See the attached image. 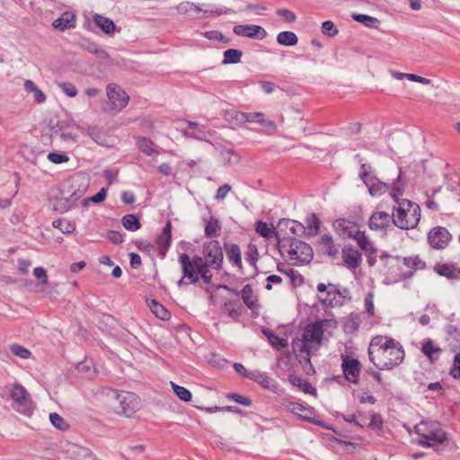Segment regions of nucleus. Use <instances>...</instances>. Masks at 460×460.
Wrapping results in <instances>:
<instances>
[{"label": "nucleus", "instance_id": "49530a36", "mask_svg": "<svg viewBox=\"0 0 460 460\" xmlns=\"http://www.w3.org/2000/svg\"><path fill=\"white\" fill-rule=\"evenodd\" d=\"M243 52L239 49H229L224 52L223 64H236L241 61Z\"/></svg>", "mask_w": 460, "mask_h": 460}, {"label": "nucleus", "instance_id": "f03ea898", "mask_svg": "<svg viewBox=\"0 0 460 460\" xmlns=\"http://www.w3.org/2000/svg\"><path fill=\"white\" fill-rule=\"evenodd\" d=\"M401 172L398 175L397 181L393 184V197L398 203L395 208V213L392 215V222L400 229L408 230L412 229L420 222V208L418 204L409 200H398L397 195L402 193V183L400 181Z\"/></svg>", "mask_w": 460, "mask_h": 460}, {"label": "nucleus", "instance_id": "f257e3e1", "mask_svg": "<svg viewBox=\"0 0 460 460\" xmlns=\"http://www.w3.org/2000/svg\"><path fill=\"white\" fill-rule=\"evenodd\" d=\"M404 349L396 340L387 336L374 337L368 347L369 360L379 370H392L404 359Z\"/></svg>", "mask_w": 460, "mask_h": 460}, {"label": "nucleus", "instance_id": "bf43d9fd", "mask_svg": "<svg viewBox=\"0 0 460 460\" xmlns=\"http://www.w3.org/2000/svg\"><path fill=\"white\" fill-rule=\"evenodd\" d=\"M245 260L251 265H255L258 261V250L255 245L250 244L248 246L247 252L245 253Z\"/></svg>", "mask_w": 460, "mask_h": 460}, {"label": "nucleus", "instance_id": "2eb2a0df", "mask_svg": "<svg viewBox=\"0 0 460 460\" xmlns=\"http://www.w3.org/2000/svg\"><path fill=\"white\" fill-rule=\"evenodd\" d=\"M333 227L342 238L354 239L360 232L359 226L345 218H339L334 221Z\"/></svg>", "mask_w": 460, "mask_h": 460}, {"label": "nucleus", "instance_id": "4468645a", "mask_svg": "<svg viewBox=\"0 0 460 460\" xmlns=\"http://www.w3.org/2000/svg\"><path fill=\"white\" fill-rule=\"evenodd\" d=\"M232 118H234L236 121L242 122H257L261 125L275 128V123L270 120H265L263 119V114L261 112H242L233 111L229 113Z\"/></svg>", "mask_w": 460, "mask_h": 460}, {"label": "nucleus", "instance_id": "e433bc0d", "mask_svg": "<svg viewBox=\"0 0 460 460\" xmlns=\"http://www.w3.org/2000/svg\"><path fill=\"white\" fill-rule=\"evenodd\" d=\"M287 409L291 411L292 413L301 417L304 420H311V411L305 407L304 405L295 402H289L287 404Z\"/></svg>", "mask_w": 460, "mask_h": 460}, {"label": "nucleus", "instance_id": "de8ad7c7", "mask_svg": "<svg viewBox=\"0 0 460 460\" xmlns=\"http://www.w3.org/2000/svg\"><path fill=\"white\" fill-rule=\"evenodd\" d=\"M211 266L205 262L204 265L195 270L194 274H198L199 279H201L204 283L209 285L212 282V273L210 271Z\"/></svg>", "mask_w": 460, "mask_h": 460}, {"label": "nucleus", "instance_id": "bb28decb", "mask_svg": "<svg viewBox=\"0 0 460 460\" xmlns=\"http://www.w3.org/2000/svg\"><path fill=\"white\" fill-rule=\"evenodd\" d=\"M226 254L228 261L239 269L242 268V253L240 247L234 243H225Z\"/></svg>", "mask_w": 460, "mask_h": 460}, {"label": "nucleus", "instance_id": "dca6fc26", "mask_svg": "<svg viewBox=\"0 0 460 460\" xmlns=\"http://www.w3.org/2000/svg\"><path fill=\"white\" fill-rule=\"evenodd\" d=\"M341 367L345 378L350 383L358 384L360 374L359 361L355 358L344 357Z\"/></svg>", "mask_w": 460, "mask_h": 460}, {"label": "nucleus", "instance_id": "6ab92c4d", "mask_svg": "<svg viewBox=\"0 0 460 460\" xmlns=\"http://www.w3.org/2000/svg\"><path fill=\"white\" fill-rule=\"evenodd\" d=\"M66 453L74 460H96L95 454L90 448L78 444H69Z\"/></svg>", "mask_w": 460, "mask_h": 460}, {"label": "nucleus", "instance_id": "c85d7f7f", "mask_svg": "<svg viewBox=\"0 0 460 460\" xmlns=\"http://www.w3.org/2000/svg\"><path fill=\"white\" fill-rule=\"evenodd\" d=\"M75 22V16L70 12H65L62 15L53 22L55 29L65 31L69 28H74Z\"/></svg>", "mask_w": 460, "mask_h": 460}, {"label": "nucleus", "instance_id": "7ed1b4c3", "mask_svg": "<svg viewBox=\"0 0 460 460\" xmlns=\"http://www.w3.org/2000/svg\"><path fill=\"white\" fill-rule=\"evenodd\" d=\"M323 338V321H315L305 328L302 338L293 339V351L316 353L322 346Z\"/></svg>", "mask_w": 460, "mask_h": 460}, {"label": "nucleus", "instance_id": "13d9d810", "mask_svg": "<svg viewBox=\"0 0 460 460\" xmlns=\"http://www.w3.org/2000/svg\"><path fill=\"white\" fill-rule=\"evenodd\" d=\"M322 32L329 37H334L339 31L332 21H325L322 24Z\"/></svg>", "mask_w": 460, "mask_h": 460}, {"label": "nucleus", "instance_id": "a211bd4d", "mask_svg": "<svg viewBox=\"0 0 460 460\" xmlns=\"http://www.w3.org/2000/svg\"><path fill=\"white\" fill-rule=\"evenodd\" d=\"M342 261L349 270L357 269L362 261L361 253L353 246L346 245L341 251Z\"/></svg>", "mask_w": 460, "mask_h": 460}, {"label": "nucleus", "instance_id": "e2e57ef3", "mask_svg": "<svg viewBox=\"0 0 460 460\" xmlns=\"http://www.w3.org/2000/svg\"><path fill=\"white\" fill-rule=\"evenodd\" d=\"M226 397L237 403H240L243 406H250L252 404V401L249 397L243 396L239 394L231 393L226 395Z\"/></svg>", "mask_w": 460, "mask_h": 460}, {"label": "nucleus", "instance_id": "ddd939ff", "mask_svg": "<svg viewBox=\"0 0 460 460\" xmlns=\"http://www.w3.org/2000/svg\"><path fill=\"white\" fill-rule=\"evenodd\" d=\"M451 240V234L447 228L443 226H436L428 234L429 244L437 250L445 249Z\"/></svg>", "mask_w": 460, "mask_h": 460}, {"label": "nucleus", "instance_id": "4c0bfd02", "mask_svg": "<svg viewBox=\"0 0 460 460\" xmlns=\"http://www.w3.org/2000/svg\"><path fill=\"white\" fill-rule=\"evenodd\" d=\"M353 240H355L360 249L366 252H377L376 248L374 247L368 236H367L366 233L363 231H360Z\"/></svg>", "mask_w": 460, "mask_h": 460}, {"label": "nucleus", "instance_id": "b1692460", "mask_svg": "<svg viewBox=\"0 0 460 460\" xmlns=\"http://www.w3.org/2000/svg\"><path fill=\"white\" fill-rule=\"evenodd\" d=\"M435 271L448 279H460V268L452 263L437 264Z\"/></svg>", "mask_w": 460, "mask_h": 460}, {"label": "nucleus", "instance_id": "37998d69", "mask_svg": "<svg viewBox=\"0 0 460 460\" xmlns=\"http://www.w3.org/2000/svg\"><path fill=\"white\" fill-rule=\"evenodd\" d=\"M426 438L431 439L433 443L442 444L447 439V437L446 432L441 428L436 426L429 430Z\"/></svg>", "mask_w": 460, "mask_h": 460}, {"label": "nucleus", "instance_id": "20e7f679", "mask_svg": "<svg viewBox=\"0 0 460 460\" xmlns=\"http://www.w3.org/2000/svg\"><path fill=\"white\" fill-rule=\"evenodd\" d=\"M379 259L385 270V284L393 285L412 278L413 271L403 270L401 267V256H392L387 252H382Z\"/></svg>", "mask_w": 460, "mask_h": 460}, {"label": "nucleus", "instance_id": "0e129e2a", "mask_svg": "<svg viewBox=\"0 0 460 460\" xmlns=\"http://www.w3.org/2000/svg\"><path fill=\"white\" fill-rule=\"evenodd\" d=\"M106 195H107V191L104 188H102L95 195H93V197H91L89 199H84L82 202H83L84 206H87L90 201L94 202V203H99L105 199Z\"/></svg>", "mask_w": 460, "mask_h": 460}, {"label": "nucleus", "instance_id": "cd10ccee", "mask_svg": "<svg viewBox=\"0 0 460 460\" xmlns=\"http://www.w3.org/2000/svg\"><path fill=\"white\" fill-rule=\"evenodd\" d=\"M318 244L323 253L331 257L338 254V248L334 244L333 239L330 234H323L320 237Z\"/></svg>", "mask_w": 460, "mask_h": 460}, {"label": "nucleus", "instance_id": "ea45409f", "mask_svg": "<svg viewBox=\"0 0 460 460\" xmlns=\"http://www.w3.org/2000/svg\"><path fill=\"white\" fill-rule=\"evenodd\" d=\"M277 41L283 46H294L297 43L298 38L293 31H281L277 36Z\"/></svg>", "mask_w": 460, "mask_h": 460}, {"label": "nucleus", "instance_id": "39448f33", "mask_svg": "<svg viewBox=\"0 0 460 460\" xmlns=\"http://www.w3.org/2000/svg\"><path fill=\"white\" fill-rule=\"evenodd\" d=\"M279 252L283 257H287L294 264L307 263L313 258L312 247L305 242L298 239H292L277 244Z\"/></svg>", "mask_w": 460, "mask_h": 460}, {"label": "nucleus", "instance_id": "72a5a7b5", "mask_svg": "<svg viewBox=\"0 0 460 460\" xmlns=\"http://www.w3.org/2000/svg\"><path fill=\"white\" fill-rule=\"evenodd\" d=\"M85 133L97 144L104 146L107 142L105 132L96 126H89Z\"/></svg>", "mask_w": 460, "mask_h": 460}, {"label": "nucleus", "instance_id": "473e14b6", "mask_svg": "<svg viewBox=\"0 0 460 460\" xmlns=\"http://www.w3.org/2000/svg\"><path fill=\"white\" fill-rule=\"evenodd\" d=\"M306 226H305V234L308 236H314L318 234L320 229L321 221L315 214H311L305 219Z\"/></svg>", "mask_w": 460, "mask_h": 460}, {"label": "nucleus", "instance_id": "f704fd0d", "mask_svg": "<svg viewBox=\"0 0 460 460\" xmlns=\"http://www.w3.org/2000/svg\"><path fill=\"white\" fill-rule=\"evenodd\" d=\"M240 294L243 303L247 305V307L250 309L257 308V299L254 296L252 288L250 285H245L240 291Z\"/></svg>", "mask_w": 460, "mask_h": 460}, {"label": "nucleus", "instance_id": "aec40b11", "mask_svg": "<svg viewBox=\"0 0 460 460\" xmlns=\"http://www.w3.org/2000/svg\"><path fill=\"white\" fill-rule=\"evenodd\" d=\"M392 222V216L384 211H377L371 215L368 226L371 230H386Z\"/></svg>", "mask_w": 460, "mask_h": 460}, {"label": "nucleus", "instance_id": "7c9ffc66", "mask_svg": "<svg viewBox=\"0 0 460 460\" xmlns=\"http://www.w3.org/2000/svg\"><path fill=\"white\" fill-rule=\"evenodd\" d=\"M288 381L292 385L298 387L305 394H309L316 396V389L308 381L304 380L301 377L292 374L288 376Z\"/></svg>", "mask_w": 460, "mask_h": 460}, {"label": "nucleus", "instance_id": "9d476101", "mask_svg": "<svg viewBox=\"0 0 460 460\" xmlns=\"http://www.w3.org/2000/svg\"><path fill=\"white\" fill-rule=\"evenodd\" d=\"M5 388L8 391L10 397L16 404V410L24 414H29L31 411V400L26 389L20 384L11 385Z\"/></svg>", "mask_w": 460, "mask_h": 460}, {"label": "nucleus", "instance_id": "a18cd8bd", "mask_svg": "<svg viewBox=\"0 0 460 460\" xmlns=\"http://www.w3.org/2000/svg\"><path fill=\"white\" fill-rule=\"evenodd\" d=\"M256 232L264 238H276L277 228H270L267 223L259 221L256 223Z\"/></svg>", "mask_w": 460, "mask_h": 460}, {"label": "nucleus", "instance_id": "412c9836", "mask_svg": "<svg viewBox=\"0 0 460 460\" xmlns=\"http://www.w3.org/2000/svg\"><path fill=\"white\" fill-rule=\"evenodd\" d=\"M172 224L170 221H167L165 224L162 234L157 237L156 243L158 246L159 255L161 258H164L166 255V252L171 245L172 241Z\"/></svg>", "mask_w": 460, "mask_h": 460}, {"label": "nucleus", "instance_id": "a19ab883", "mask_svg": "<svg viewBox=\"0 0 460 460\" xmlns=\"http://www.w3.org/2000/svg\"><path fill=\"white\" fill-rule=\"evenodd\" d=\"M149 306L154 314L161 320H168L170 318V312L161 304L155 300H151Z\"/></svg>", "mask_w": 460, "mask_h": 460}, {"label": "nucleus", "instance_id": "680f3d73", "mask_svg": "<svg viewBox=\"0 0 460 460\" xmlns=\"http://www.w3.org/2000/svg\"><path fill=\"white\" fill-rule=\"evenodd\" d=\"M58 86L69 97H75L77 94L76 87L70 82L60 83Z\"/></svg>", "mask_w": 460, "mask_h": 460}, {"label": "nucleus", "instance_id": "338daca9", "mask_svg": "<svg viewBox=\"0 0 460 460\" xmlns=\"http://www.w3.org/2000/svg\"><path fill=\"white\" fill-rule=\"evenodd\" d=\"M276 13L281 16L287 22H294L296 21V14L288 9H278Z\"/></svg>", "mask_w": 460, "mask_h": 460}, {"label": "nucleus", "instance_id": "393cba45", "mask_svg": "<svg viewBox=\"0 0 460 460\" xmlns=\"http://www.w3.org/2000/svg\"><path fill=\"white\" fill-rule=\"evenodd\" d=\"M242 304L236 300H226L222 306V314H226L234 322H238L240 316L242 315Z\"/></svg>", "mask_w": 460, "mask_h": 460}, {"label": "nucleus", "instance_id": "3c124183", "mask_svg": "<svg viewBox=\"0 0 460 460\" xmlns=\"http://www.w3.org/2000/svg\"><path fill=\"white\" fill-rule=\"evenodd\" d=\"M221 156L227 164H236L240 162L239 155L233 149H224L221 151Z\"/></svg>", "mask_w": 460, "mask_h": 460}, {"label": "nucleus", "instance_id": "052dcab7", "mask_svg": "<svg viewBox=\"0 0 460 460\" xmlns=\"http://www.w3.org/2000/svg\"><path fill=\"white\" fill-rule=\"evenodd\" d=\"M48 159L56 164L69 161V157L64 153L51 152L48 155Z\"/></svg>", "mask_w": 460, "mask_h": 460}, {"label": "nucleus", "instance_id": "4d7b16f0", "mask_svg": "<svg viewBox=\"0 0 460 460\" xmlns=\"http://www.w3.org/2000/svg\"><path fill=\"white\" fill-rule=\"evenodd\" d=\"M183 135L187 137H191L199 140H203L206 137V132L204 128H199L192 130H190V128H186L183 130Z\"/></svg>", "mask_w": 460, "mask_h": 460}, {"label": "nucleus", "instance_id": "8fccbe9b", "mask_svg": "<svg viewBox=\"0 0 460 460\" xmlns=\"http://www.w3.org/2000/svg\"><path fill=\"white\" fill-rule=\"evenodd\" d=\"M220 230L219 222L215 217H210L209 220L207 221L205 226V234L207 237H214L217 235V232Z\"/></svg>", "mask_w": 460, "mask_h": 460}, {"label": "nucleus", "instance_id": "6e6d98bb", "mask_svg": "<svg viewBox=\"0 0 460 460\" xmlns=\"http://www.w3.org/2000/svg\"><path fill=\"white\" fill-rule=\"evenodd\" d=\"M10 350L13 355H15L21 358L25 359V358H29L31 356V352L28 349H26L19 344H13L10 347Z\"/></svg>", "mask_w": 460, "mask_h": 460}, {"label": "nucleus", "instance_id": "79ce46f5", "mask_svg": "<svg viewBox=\"0 0 460 460\" xmlns=\"http://www.w3.org/2000/svg\"><path fill=\"white\" fill-rule=\"evenodd\" d=\"M138 148L147 155H157L159 152L155 144L148 138L141 137L137 140Z\"/></svg>", "mask_w": 460, "mask_h": 460}, {"label": "nucleus", "instance_id": "f3484780", "mask_svg": "<svg viewBox=\"0 0 460 460\" xmlns=\"http://www.w3.org/2000/svg\"><path fill=\"white\" fill-rule=\"evenodd\" d=\"M233 31L238 36L257 40H262L267 35L266 31L262 27L252 24L235 25Z\"/></svg>", "mask_w": 460, "mask_h": 460}, {"label": "nucleus", "instance_id": "774afa93", "mask_svg": "<svg viewBox=\"0 0 460 460\" xmlns=\"http://www.w3.org/2000/svg\"><path fill=\"white\" fill-rule=\"evenodd\" d=\"M450 374L455 379H460V353L456 354L454 358L453 367Z\"/></svg>", "mask_w": 460, "mask_h": 460}, {"label": "nucleus", "instance_id": "0eeeda50", "mask_svg": "<svg viewBox=\"0 0 460 460\" xmlns=\"http://www.w3.org/2000/svg\"><path fill=\"white\" fill-rule=\"evenodd\" d=\"M305 225H303L302 223L289 218H282L279 221L277 226V244L284 243V239L287 241L295 239V237L290 236V234L296 236H302L303 234H305Z\"/></svg>", "mask_w": 460, "mask_h": 460}, {"label": "nucleus", "instance_id": "603ef678", "mask_svg": "<svg viewBox=\"0 0 460 460\" xmlns=\"http://www.w3.org/2000/svg\"><path fill=\"white\" fill-rule=\"evenodd\" d=\"M172 388L175 394L183 402H190L191 400V393L185 387L178 385L172 382H171Z\"/></svg>", "mask_w": 460, "mask_h": 460}, {"label": "nucleus", "instance_id": "1a4fd4ad", "mask_svg": "<svg viewBox=\"0 0 460 460\" xmlns=\"http://www.w3.org/2000/svg\"><path fill=\"white\" fill-rule=\"evenodd\" d=\"M318 299L325 307L341 306L343 301L339 299V288L332 283H319L316 287Z\"/></svg>", "mask_w": 460, "mask_h": 460}, {"label": "nucleus", "instance_id": "c756f323", "mask_svg": "<svg viewBox=\"0 0 460 460\" xmlns=\"http://www.w3.org/2000/svg\"><path fill=\"white\" fill-rule=\"evenodd\" d=\"M299 364L302 366L303 371L306 375H313L315 373L314 367L311 362V356L314 353L309 351L306 352H296L293 351Z\"/></svg>", "mask_w": 460, "mask_h": 460}, {"label": "nucleus", "instance_id": "5701e85b", "mask_svg": "<svg viewBox=\"0 0 460 460\" xmlns=\"http://www.w3.org/2000/svg\"><path fill=\"white\" fill-rule=\"evenodd\" d=\"M248 378L255 381L263 388L270 389L274 392H276L279 386V385L268 375L258 370H252L251 373L248 375Z\"/></svg>", "mask_w": 460, "mask_h": 460}, {"label": "nucleus", "instance_id": "4be33fe9", "mask_svg": "<svg viewBox=\"0 0 460 460\" xmlns=\"http://www.w3.org/2000/svg\"><path fill=\"white\" fill-rule=\"evenodd\" d=\"M421 352L431 363H434L439 359L442 349L435 341L426 339L421 341Z\"/></svg>", "mask_w": 460, "mask_h": 460}, {"label": "nucleus", "instance_id": "9b49d317", "mask_svg": "<svg viewBox=\"0 0 460 460\" xmlns=\"http://www.w3.org/2000/svg\"><path fill=\"white\" fill-rule=\"evenodd\" d=\"M203 255L205 262L213 270H219L223 264V250L217 241H210L203 245Z\"/></svg>", "mask_w": 460, "mask_h": 460}, {"label": "nucleus", "instance_id": "423d86ee", "mask_svg": "<svg viewBox=\"0 0 460 460\" xmlns=\"http://www.w3.org/2000/svg\"><path fill=\"white\" fill-rule=\"evenodd\" d=\"M105 394L109 401L119 403V410H117L119 414L129 417L139 409L138 397L133 393H119L117 390L108 388Z\"/></svg>", "mask_w": 460, "mask_h": 460}, {"label": "nucleus", "instance_id": "69168bd1", "mask_svg": "<svg viewBox=\"0 0 460 460\" xmlns=\"http://www.w3.org/2000/svg\"><path fill=\"white\" fill-rule=\"evenodd\" d=\"M366 312L373 316L375 314V306H374V295L373 293H367L365 296L364 300Z\"/></svg>", "mask_w": 460, "mask_h": 460}, {"label": "nucleus", "instance_id": "2f4dec72", "mask_svg": "<svg viewBox=\"0 0 460 460\" xmlns=\"http://www.w3.org/2000/svg\"><path fill=\"white\" fill-rule=\"evenodd\" d=\"M93 22L95 25L106 34L113 33L116 30L114 22L111 19L101 14H95L93 16Z\"/></svg>", "mask_w": 460, "mask_h": 460}, {"label": "nucleus", "instance_id": "c03bdc74", "mask_svg": "<svg viewBox=\"0 0 460 460\" xmlns=\"http://www.w3.org/2000/svg\"><path fill=\"white\" fill-rule=\"evenodd\" d=\"M121 223L123 226L131 232H135L141 227V224L137 217L133 214H128L122 217Z\"/></svg>", "mask_w": 460, "mask_h": 460}, {"label": "nucleus", "instance_id": "58836bf2", "mask_svg": "<svg viewBox=\"0 0 460 460\" xmlns=\"http://www.w3.org/2000/svg\"><path fill=\"white\" fill-rule=\"evenodd\" d=\"M351 17L354 21L360 22L368 28H377L380 23L377 18L367 14L352 13Z\"/></svg>", "mask_w": 460, "mask_h": 460}, {"label": "nucleus", "instance_id": "6e6552de", "mask_svg": "<svg viewBox=\"0 0 460 460\" xmlns=\"http://www.w3.org/2000/svg\"><path fill=\"white\" fill-rule=\"evenodd\" d=\"M179 263L181 264L183 277L187 278L188 283H198L199 277L198 274H194V271L205 264L204 255H195L190 258L187 253H181L179 256Z\"/></svg>", "mask_w": 460, "mask_h": 460}, {"label": "nucleus", "instance_id": "f8f14e48", "mask_svg": "<svg viewBox=\"0 0 460 460\" xmlns=\"http://www.w3.org/2000/svg\"><path fill=\"white\" fill-rule=\"evenodd\" d=\"M107 96L110 101L109 111L115 113L123 110L129 101L128 94L116 84L107 85Z\"/></svg>", "mask_w": 460, "mask_h": 460}, {"label": "nucleus", "instance_id": "a878e982", "mask_svg": "<svg viewBox=\"0 0 460 460\" xmlns=\"http://www.w3.org/2000/svg\"><path fill=\"white\" fill-rule=\"evenodd\" d=\"M371 196H381L388 190V184L381 181L375 175L367 179L365 182Z\"/></svg>", "mask_w": 460, "mask_h": 460}, {"label": "nucleus", "instance_id": "5fc2aeb1", "mask_svg": "<svg viewBox=\"0 0 460 460\" xmlns=\"http://www.w3.org/2000/svg\"><path fill=\"white\" fill-rule=\"evenodd\" d=\"M267 337H268L270 343L278 349H284V348L288 347L287 340L282 339L272 332H270L269 334H267Z\"/></svg>", "mask_w": 460, "mask_h": 460}, {"label": "nucleus", "instance_id": "c9c22d12", "mask_svg": "<svg viewBox=\"0 0 460 460\" xmlns=\"http://www.w3.org/2000/svg\"><path fill=\"white\" fill-rule=\"evenodd\" d=\"M402 262L409 270L411 271H415L418 270H423L426 268V263L423 261L420 256H409V257H402Z\"/></svg>", "mask_w": 460, "mask_h": 460}, {"label": "nucleus", "instance_id": "864d4df0", "mask_svg": "<svg viewBox=\"0 0 460 460\" xmlns=\"http://www.w3.org/2000/svg\"><path fill=\"white\" fill-rule=\"evenodd\" d=\"M49 420L51 424L60 430H66L69 428L67 422L56 412L49 414Z\"/></svg>", "mask_w": 460, "mask_h": 460}, {"label": "nucleus", "instance_id": "09e8293b", "mask_svg": "<svg viewBox=\"0 0 460 460\" xmlns=\"http://www.w3.org/2000/svg\"><path fill=\"white\" fill-rule=\"evenodd\" d=\"M211 266L205 262L204 265L195 270L194 274H198L199 279H201L204 283L209 285L212 282V273L210 271Z\"/></svg>", "mask_w": 460, "mask_h": 460}]
</instances>
